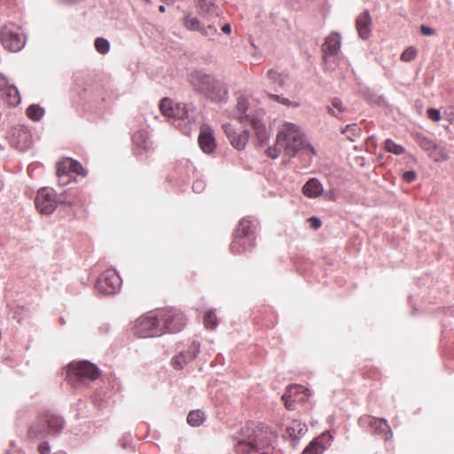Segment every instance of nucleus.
I'll return each mask as SVG.
<instances>
[{"label":"nucleus","mask_w":454,"mask_h":454,"mask_svg":"<svg viewBox=\"0 0 454 454\" xmlns=\"http://www.w3.org/2000/svg\"><path fill=\"white\" fill-rule=\"evenodd\" d=\"M268 156L276 159L283 153V160L288 162L292 158L298 155L304 159L307 163L311 161L315 155L314 148L307 142L301 129L291 122H285L276 138L273 147L267 150Z\"/></svg>","instance_id":"1"},{"label":"nucleus","mask_w":454,"mask_h":454,"mask_svg":"<svg viewBox=\"0 0 454 454\" xmlns=\"http://www.w3.org/2000/svg\"><path fill=\"white\" fill-rule=\"evenodd\" d=\"M272 432L262 424L247 423L233 436V445L239 454L261 452L269 454L271 450Z\"/></svg>","instance_id":"2"},{"label":"nucleus","mask_w":454,"mask_h":454,"mask_svg":"<svg viewBox=\"0 0 454 454\" xmlns=\"http://www.w3.org/2000/svg\"><path fill=\"white\" fill-rule=\"evenodd\" d=\"M65 421L57 413L47 411L29 427L28 435L31 438H43L47 435H56L64 428Z\"/></svg>","instance_id":"3"},{"label":"nucleus","mask_w":454,"mask_h":454,"mask_svg":"<svg viewBox=\"0 0 454 454\" xmlns=\"http://www.w3.org/2000/svg\"><path fill=\"white\" fill-rule=\"evenodd\" d=\"M98 377V367L88 361L71 363L67 372V380L74 387L85 385Z\"/></svg>","instance_id":"4"},{"label":"nucleus","mask_w":454,"mask_h":454,"mask_svg":"<svg viewBox=\"0 0 454 454\" xmlns=\"http://www.w3.org/2000/svg\"><path fill=\"white\" fill-rule=\"evenodd\" d=\"M134 333L140 338L157 337L163 334L158 310L140 317L135 322Z\"/></svg>","instance_id":"5"},{"label":"nucleus","mask_w":454,"mask_h":454,"mask_svg":"<svg viewBox=\"0 0 454 454\" xmlns=\"http://www.w3.org/2000/svg\"><path fill=\"white\" fill-rule=\"evenodd\" d=\"M67 204L72 207L73 203L69 200L62 199V195L59 198L53 189L43 187L37 192L35 199V204L37 210L43 215H51L56 209L57 204Z\"/></svg>","instance_id":"6"},{"label":"nucleus","mask_w":454,"mask_h":454,"mask_svg":"<svg viewBox=\"0 0 454 454\" xmlns=\"http://www.w3.org/2000/svg\"><path fill=\"white\" fill-rule=\"evenodd\" d=\"M158 314L163 333H178L184 327L186 324L184 315L177 309H162L158 310Z\"/></svg>","instance_id":"7"},{"label":"nucleus","mask_w":454,"mask_h":454,"mask_svg":"<svg viewBox=\"0 0 454 454\" xmlns=\"http://www.w3.org/2000/svg\"><path fill=\"white\" fill-rule=\"evenodd\" d=\"M14 25L4 26L0 30V42L10 51H19L25 46V37Z\"/></svg>","instance_id":"8"},{"label":"nucleus","mask_w":454,"mask_h":454,"mask_svg":"<svg viewBox=\"0 0 454 454\" xmlns=\"http://www.w3.org/2000/svg\"><path fill=\"white\" fill-rule=\"evenodd\" d=\"M121 279L114 270L104 271L96 282L97 291L103 295H113L119 292Z\"/></svg>","instance_id":"9"},{"label":"nucleus","mask_w":454,"mask_h":454,"mask_svg":"<svg viewBox=\"0 0 454 454\" xmlns=\"http://www.w3.org/2000/svg\"><path fill=\"white\" fill-rule=\"evenodd\" d=\"M160 110L162 115L174 121H184L187 120L186 123H190L193 120V116H190L185 105L174 103L169 98H163L160 101Z\"/></svg>","instance_id":"10"},{"label":"nucleus","mask_w":454,"mask_h":454,"mask_svg":"<svg viewBox=\"0 0 454 454\" xmlns=\"http://www.w3.org/2000/svg\"><path fill=\"white\" fill-rule=\"evenodd\" d=\"M309 395L308 388L301 385H292L286 388V393L282 395V400L286 409L294 410L295 402H304Z\"/></svg>","instance_id":"11"},{"label":"nucleus","mask_w":454,"mask_h":454,"mask_svg":"<svg viewBox=\"0 0 454 454\" xmlns=\"http://www.w3.org/2000/svg\"><path fill=\"white\" fill-rule=\"evenodd\" d=\"M359 423L362 426L369 427L373 434L381 435L385 440L392 437L390 427L386 419L365 415L360 418Z\"/></svg>","instance_id":"12"},{"label":"nucleus","mask_w":454,"mask_h":454,"mask_svg":"<svg viewBox=\"0 0 454 454\" xmlns=\"http://www.w3.org/2000/svg\"><path fill=\"white\" fill-rule=\"evenodd\" d=\"M200 344L193 340L186 350L181 351L171 360L172 366L176 370H181L185 364L192 362L200 353Z\"/></svg>","instance_id":"13"},{"label":"nucleus","mask_w":454,"mask_h":454,"mask_svg":"<svg viewBox=\"0 0 454 454\" xmlns=\"http://www.w3.org/2000/svg\"><path fill=\"white\" fill-rule=\"evenodd\" d=\"M254 99L247 96L240 95L237 99V111L239 114L236 118L243 124H247L251 118H254L252 114Z\"/></svg>","instance_id":"14"},{"label":"nucleus","mask_w":454,"mask_h":454,"mask_svg":"<svg viewBox=\"0 0 454 454\" xmlns=\"http://www.w3.org/2000/svg\"><path fill=\"white\" fill-rule=\"evenodd\" d=\"M200 146L206 153H211L215 149L216 144L212 128L204 124L200 128L199 138Z\"/></svg>","instance_id":"15"},{"label":"nucleus","mask_w":454,"mask_h":454,"mask_svg":"<svg viewBox=\"0 0 454 454\" xmlns=\"http://www.w3.org/2000/svg\"><path fill=\"white\" fill-rule=\"evenodd\" d=\"M215 78L201 72H194L190 76V82L193 89L201 94H206Z\"/></svg>","instance_id":"16"},{"label":"nucleus","mask_w":454,"mask_h":454,"mask_svg":"<svg viewBox=\"0 0 454 454\" xmlns=\"http://www.w3.org/2000/svg\"><path fill=\"white\" fill-rule=\"evenodd\" d=\"M307 426L299 420H293L286 429L285 436L291 441L293 447H295L299 439L307 432Z\"/></svg>","instance_id":"17"},{"label":"nucleus","mask_w":454,"mask_h":454,"mask_svg":"<svg viewBox=\"0 0 454 454\" xmlns=\"http://www.w3.org/2000/svg\"><path fill=\"white\" fill-rule=\"evenodd\" d=\"M340 49V35L338 33H333L325 38L322 45L324 58L326 59L331 56H335Z\"/></svg>","instance_id":"18"},{"label":"nucleus","mask_w":454,"mask_h":454,"mask_svg":"<svg viewBox=\"0 0 454 454\" xmlns=\"http://www.w3.org/2000/svg\"><path fill=\"white\" fill-rule=\"evenodd\" d=\"M206 96L215 102H223L227 99L228 91L225 85L216 79L214 80Z\"/></svg>","instance_id":"19"},{"label":"nucleus","mask_w":454,"mask_h":454,"mask_svg":"<svg viewBox=\"0 0 454 454\" xmlns=\"http://www.w3.org/2000/svg\"><path fill=\"white\" fill-rule=\"evenodd\" d=\"M324 187L317 178H309L302 187V193L310 199H315L323 194Z\"/></svg>","instance_id":"20"},{"label":"nucleus","mask_w":454,"mask_h":454,"mask_svg":"<svg viewBox=\"0 0 454 454\" xmlns=\"http://www.w3.org/2000/svg\"><path fill=\"white\" fill-rule=\"evenodd\" d=\"M356 29L360 38L365 40L371 33V18L368 12L361 13L356 19Z\"/></svg>","instance_id":"21"},{"label":"nucleus","mask_w":454,"mask_h":454,"mask_svg":"<svg viewBox=\"0 0 454 454\" xmlns=\"http://www.w3.org/2000/svg\"><path fill=\"white\" fill-rule=\"evenodd\" d=\"M250 123L255 132L260 145H263L269 139V133L262 121L259 117L251 118Z\"/></svg>","instance_id":"22"},{"label":"nucleus","mask_w":454,"mask_h":454,"mask_svg":"<svg viewBox=\"0 0 454 454\" xmlns=\"http://www.w3.org/2000/svg\"><path fill=\"white\" fill-rule=\"evenodd\" d=\"M233 236V240L231 244V250L233 254H241L254 247V241H252V239L242 238L237 233H234Z\"/></svg>","instance_id":"23"},{"label":"nucleus","mask_w":454,"mask_h":454,"mask_svg":"<svg viewBox=\"0 0 454 454\" xmlns=\"http://www.w3.org/2000/svg\"><path fill=\"white\" fill-rule=\"evenodd\" d=\"M254 225L253 222L249 219L243 218L239 221L234 233H237L247 239H252V241H254Z\"/></svg>","instance_id":"24"},{"label":"nucleus","mask_w":454,"mask_h":454,"mask_svg":"<svg viewBox=\"0 0 454 454\" xmlns=\"http://www.w3.org/2000/svg\"><path fill=\"white\" fill-rule=\"evenodd\" d=\"M267 77L276 90L284 89L288 80V75L286 74L279 73L274 69L268 71Z\"/></svg>","instance_id":"25"},{"label":"nucleus","mask_w":454,"mask_h":454,"mask_svg":"<svg viewBox=\"0 0 454 454\" xmlns=\"http://www.w3.org/2000/svg\"><path fill=\"white\" fill-rule=\"evenodd\" d=\"M132 140H133L134 145L142 150H147L152 145V142H151L149 134L146 130L137 131L133 135Z\"/></svg>","instance_id":"26"},{"label":"nucleus","mask_w":454,"mask_h":454,"mask_svg":"<svg viewBox=\"0 0 454 454\" xmlns=\"http://www.w3.org/2000/svg\"><path fill=\"white\" fill-rule=\"evenodd\" d=\"M4 96L5 97L6 103L10 106H17L20 103V96L18 89L14 85H8L3 90Z\"/></svg>","instance_id":"27"},{"label":"nucleus","mask_w":454,"mask_h":454,"mask_svg":"<svg viewBox=\"0 0 454 454\" xmlns=\"http://www.w3.org/2000/svg\"><path fill=\"white\" fill-rule=\"evenodd\" d=\"M197 7L201 14H218V8L212 0H197Z\"/></svg>","instance_id":"28"},{"label":"nucleus","mask_w":454,"mask_h":454,"mask_svg":"<svg viewBox=\"0 0 454 454\" xmlns=\"http://www.w3.org/2000/svg\"><path fill=\"white\" fill-rule=\"evenodd\" d=\"M429 155L434 161H445L449 159V150L445 145L436 144Z\"/></svg>","instance_id":"29"},{"label":"nucleus","mask_w":454,"mask_h":454,"mask_svg":"<svg viewBox=\"0 0 454 454\" xmlns=\"http://www.w3.org/2000/svg\"><path fill=\"white\" fill-rule=\"evenodd\" d=\"M249 132L244 130L242 133H236L233 137H231L229 140L233 147L238 150H243L248 141Z\"/></svg>","instance_id":"30"},{"label":"nucleus","mask_w":454,"mask_h":454,"mask_svg":"<svg viewBox=\"0 0 454 454\" xmlns=\"http://www.w3.org/2000/svg\"><path fill=\"white\" fill-rule=\"evenodd\" d=\"M205 420V414L200 410L192 411L187 416V422L192 427L200 426Z\"/></svg>","instance_id":"31"},{"label":"nucleus","mask_w":454,"mask_h":454,"mask_svg":"<svg viewBox=\"0 0 454 454\" xmlns=\"http://www.w3.org/2000/svg\"><path fill=\"white\" fill-rule=\"evenodd\" d=\"M44 114V110L39 105H31L27 109V115L32 121H40Z\"/></svg>","instance_id":"32"},{"label":"nucleus","mask_w":454,"mask_h":454,"mask_svg":"<svg viewBox=\"0 0 454 454\" xmlns=\"http://www.w3.org/2000/svg\"><path fill=\"white\" fill-rule=\"evenodd\" d=\"M202 23L196 17L187 15L184 20V26L190 31L200 32L202 27Z\"/></svg>","instance_id":"33"},{"label":"nucleus","mask_w":454,"mask_h":454,"mask_svg":"<svg viewBox=\"0 0 454 454\" xmlns=\"http://www.w3.org/2000/svg\"><path fill=\"white\" fill-rule=\"evenodd\" d=\"M325 447L317 440L314 439L303 450L301 454H323Z\"/></svg>","instance_id":"34"},{"label":"nucleus","mask_w":454,"mask_h":454,"mask_svg":"<svg viewBox=\"0 0 454 454\" xmlns=\"http://www.w3.org/2000/svg\"><path fill=\"white\" fill-rule=\"evenodd\" d=\"M342 133L345 134L349 140L355 141L360 136L361 129L356 123H352L347 125L342 130Z\"/></svg>","instance_id":"35"},{"label":"nucleus","mask_w":454,"mask_h":454,"mask_svg":"<svg viewBox=\"0 0 454 454\" xmlns=\"http://www.w3.org/2000/svg\"><path fill=\"white\" fill-rule=\"evenodd\" d=\"M67 163L69 165V170L72 173H75L77 175H81L85 176L87 175V171L83 168L82 164L77 160H74L72 159H67Z\"/></svg>","instance_id":"36"},{"label":"nucleus","mask_w":454,"mask_h":454,"mask_svg":"<svg viewBox=\"0 0 454 454\" xmlns=\"http://www.w3.org/2000/svg\"><path fill=\"white\" fill-rule=\"evenodd\" d=\"M417 142L419 145L428 153L435 148V143L424 136H418Z\"/></svg>","instance_id":"37"},{"label":"nucleus","mask_w":454,"mask_h":454,"mask_svg":"<svg viewBox=\"0 0 454 454\" xmlns=\"http://www.w3.org/2000/svg\"><path fill=\"white\" fill-rule=\"evenodd\" d=\"M200 33L208 40H214V38L218 35V30L214 25H202Z\"/></svg>","instance_id":"38"},{"label":"nucleus","mask_w":454,"mask_h":454,"mask_svg":"<svg viewBox=\"0 0 454 454\" xmlns=\"http://www.w3.org/2000/svg\"><path fill=\"white\" fill-rule=\"evenodd\" d=\"M385 148L387 152L395 155H400L404 152V148L402 145L395 144L392 139L386 140Z\"/></svg>","instance_id":"39"},{"label":"nucleus","mask_w":454,"mask_h":454,"mask_svg":"<svg viewBox=\"0 0 454 454\" xmlns=\"http://www.w3.org/2000/svg\"><path fill=\"white\" fill-rule=\"evenodd\" d=\"M344 110L342 102L339 98H333L331 106H328V113L334 116H338V114L344 112Z\"/></svg>","instance_id":"40"},{"label":"nucleus","mask_w":454,"mask_h":454,"mask_svg":"<svg viewBox=\"0 0 454 454\" xmlns=\"http://www.w3.org/2000/svg\"><path fill=\"white\" fill-rule=\"evenodd\" d=\"M94 45H95L96 50L101 54L107 53L110 49L109 42L106 39L102 38V37L97 38L95 40Z\"/></svg>","instance_id":"41"},{"label":"nucleus","mask_w":454,"mask_h":454,"mask_svg":"<svg viewBox=\"0 0 454 454\" xmlns=\"http://www.w3.org/2000/svg\"><path fill=\"white\" fill-rule=\"evenodd\" d=\"M216 316L214 311L209 310L204 317V325L207 329H215L217 326Z\"/></svg>","instance_id":"42"},{"label":"nucleus","mask_w":454,"mask_h":454,"mask_svg":"<svg viewBox=\"0 0 454 454\" xmlns=\"http://www.w3.org/2000/svg\"><path fill=\"white\" fill-rule=\"evenodd\" d=\"M270 98L284 106H291V107H298L299 106V103L291 101L289 98H284L279 95L270 94Z\"/></svg>","instance_id":"43"},{"label":"nucleus","mask_w":454,"mask_h":454,"mask_svg":"<svg viewBox=\"0 0 454 454\" xmlns=\"http://www.w3.org/2000/svg\"><path fill=\"white\" fill-rule=\"evenodd\" d=\"M69 172V165L67 163V159L58 164L57 176L59 179L65 176L67 177Z\"/></svg>","instance_id":"44"},{"label":"nucleus","mask_w":454,"mask_h":454,"mask_svg":"<svg viewBox=\"0 0 454 454\" xmlns=\"http://www.w3.org/2000/svg\"><path fill=\"white\" fill-rule=\"evenodd\" d=\"M417 50L414 47L407 48L401 55V59L404 62H410L415 59Z\"/></svg>","instance_id":"45"},{"label":"nucleus","mask_w":454,"mask_h":454,"mask_svg":"<svg viewBox=\"0 0 454 454\" xmlns=\"http://www.w3.org/2000/svg\"><path fill=\"white\" fill-rule=\"evenodd\" d=\"M223 129L229 140L231 139V137H233L237 133L231 123H224L223 125Z\"/></svg>","instance_id":"46"},{"label":"nucleus","mask_w":454,"mask_h":454,"mask_svg":"<svg viewBox=\"0 0 454 454\" xmlns=\"http://www.w3.org/2000/svg\"><path fill=\"white\" fill-rule=\"evenodd\" d=\"M427 116L434 121H438L441 120L440 111L434 108H430L427 111Z\"/></svg>","instance_id":"47"},{"label":"nucleus","mask_w":454,"mask_h":454,"mask_svg":"<svg viewBox=\"0 0 454 454\" xmlns=\"http://www.w3.org/2000/svg\"><path fill=\"white\" fill-rule=\"evenodd\" d=\"M417 177V174L414 170H409L403 174V179L407 183H412Z\"/></svg>","instance_id":"48"},{"label":"nucleus","mask_w":454,"mask_h":454,"mask_svg":"<svg viewBox=\"0 0 454 454\" xmlns=\"http://www.w3.org/2000/svg\"><path fill=\"white\" fill-rule=\"evenodd\" d=\"M205 188V182L201 179L196 180L192 184V190L194 192L200 193Z\"/></svg>","instance_id":"49"},{"label":"nucleus","mask_w":454,"mask_h":454,"mask_svg":"<svg viewBox=\"0 0 454 454\" xmlns=\"http://www.w3.org/2000/svg\"><path fill=\"white\" fill-rule=\"evenodd\" d=\"M38 451L40 454H50L51 453L50 444L47 442H42L38 446Z\"/></svg>","instance_id":"50"},{"label":"nucleus","mask_w":454,"mask_h":454,"mask_svg":"<svg viewBox=\"0 0 454 454\" xmlns=\"http://www.w3.org/2000/svg\"><path fill=\"white\" fill-rule=\"evenodd\" d=\"M309 222L314 230H317L322 224L321 220L315 216L309 218Z\"/></svg>","instance_id":"51"},{"label":"nucleus","mask_w":454,"mask_h":454,"mask_svg":"<svg viewBox=\"0 0 454 454\" xmlns=\"http://www.w3.org/2000/svg\"><path fill=\"white\" fill-rule=\"evenodd\" d=\"M420 31L423 35L430 36L434 34V30L427 26L422 25L420 27Z\"/></svg>","instance_id":"52"},{"label":"nucleus","mask_w":454,"mask_h":454,"mask_svg":"<svg viewBox=\"0 0 454 454\" xmlns=\"http://www.w3.org/2000/svg\"><path fill=\"white\" fill-rule=\"evenodd\" d=\"M5 454H24V453L17 446H15L14 444H12L10 449L6 451Z\"/></svg>","instance_id":"53"},{"label":"nucleus","mask_w":454,"mask_h":454,"mask_svg":"<svg viewBox=\"0 0 454 454\" xmlns=\"http://www.w3.org/2000/svg\"><path fill=\"white\" fill-rule=\"evenodd\" d=\"M8 85L7 78L0 74V91H3Z\"/></svg>","instance_id":"54"},{"label":"nucleus","mask_w":454,"mask_h":454,"mask_svg":"<svg viewBox=\"0 0 454 454\" xmlns=\"http://www.w3.org/2000/svg\"><path fill=\"white\" fill-rule=\"evenodd\" d=\"M222 31L224 33V34H231V24L230 23H226L222 27Z\"/></svg>","instance_id":"55"},{"label":"nucleus","mask_w":454,"mask_h":454,"mask_svg":"<svg viewBox=\"0 0 454 454\" xmlns=\"http://www.w3.org/2000/svg\"><path fill=\"white\" fill-rule=\"evenodd\" d=\"M159 11H160V12H165V6H164V5H160V7H159Z\"/></svg>","instance_id":"56"},{"label":"nucleus","mask_w":454,"mask_h":454,"mask_svg":"<svg viewBox=\"0 0 454 454\" xmlns=\"http://www.w3.org/2000/svg\"><path fill=\"white\" fill-rule=\"evenodd\" d=\"M54 454H67L65 451H57Z\"/></svg>","instance_id":"57"},{"label":"nucleus","mask_w":454,"mask_h":454,"mask_svg":"<svg viewBox=\"0 0 454 454\" xmlns=\"http://www.w3.org/2000/svg\"><path fill=\"white\" fill-rule=\"evenodd\" d=\"M3 186H4V184H3L2 181L0 180V191L2 190Z\"/></svg>","instance_id":"58"}]
</instances>
